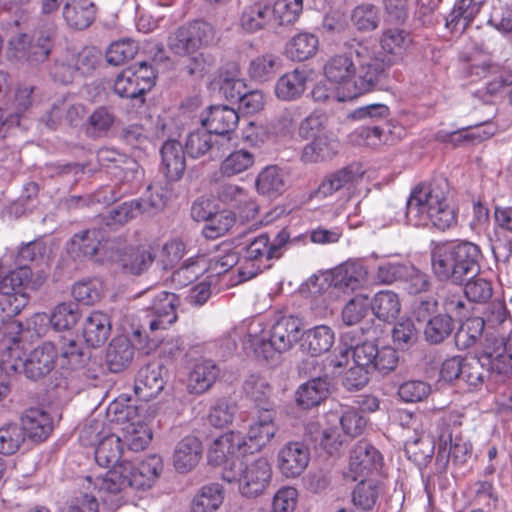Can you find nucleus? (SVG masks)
Returning a JSON list of instances; mask_svg holds the SVG:
<instances>
[{
    "mask_svg": "<svg viewBox=\"0 0 512 512\" xmlns=\"http://www.w3.org/2000/svg\"><path fill=\"white\" fill-rule=\"evenodd\" d=\"M83 445L96 446L95 461L101 467L112 468L104 474L87 476V489L91 485L108 502L105 495H117L130 487L137 490L150 488L163 470V461L153 454L137 465L127 460H120L123 445L120 435L107 430L104 420L93 418L81 429L79 436Z\"/></svg>",
    "mask_w": 512,
    "mask_h": 512,
    "instance_id": "1",
    "label": "nucleus"
},
{
    "mask_svg": "<svg viewBox=\"0 0 512 512\" xmlns=\"http://www.w3.org/2000/svg\"><path fill=\"white\" fill-rule=\"evenodd\" d=\"M251 448L242 433L229 431L213 441L208 451V461L215 466L223 465V480L235 483L242 497L256 499L268 490L273 471L269 461L263 457L246 464L241 462L243 456L252 453Z\"/></svg>",
    "mask_w": 512,
    "mask_h": 512,
    "instance_id": "2",
    "label": "nucleus"
},
{
    "mask_svg": "<svg viewBox=\"0 0 512 512\" xmlns=\"http://www.w3.org/2000/svg\"><path fill=\"white\" fill-rule=\"evenodd\" d=\"M392 66L390 60L379 57L368 42H355L345 53L328 58L323 67L324 77L331 85L338 86L341 98H357L373 91Z\"/></svg>",
    "mask_w": 512,
    "mask_h": 512,
    "instance_id": "3",
    "label": "nucleus"
},
{
    "mask_svg": "<svg viewBox=\"0 0 512 512\" xmlns=\"http://www.w3.org/2000/svg\"><path fill=\"white\" fill-rule=\"evenodd\" d=\"M449 184L446 179H434L415 186L406 202V221L415 227L431 224L445 231L457 224V214L449 199Z\"/></svg>",
    "mask_w": 512,
    "mask_h": 512,
    "instance_id": "4",
    "label": "nucleus"
},
{
    "mask_svg": "<svg viewBox=\"0 0 512 512\" xmlns=\"http://www.w3.org/2000/svg\"><path fill=\"white\" fill-rule=\"evenodd\" d=\"M302 328L299 317L284 315L270 325L257 318L244 320L235 333H247V342L254 354L268 360L290 351L300 340Z\"/></svg>",
    "mask_w": 512,
    "mask_h": 512,
    "instance_id": "5",
    "label": "nucleus"
},
{
    "mask_svg": "<svg viewBox=\"0 0 512 512\" xmlns=\"http://www.w3.org/2000/svg\"><path fill=\"white\" fill-rule=\"evenodd\" d=\"M481 250L469 241L443 242L431 250L434 275L441 281L461 284L480 271Z\"/></svg>",
    "mask_w": 512,
    "mask_h": 512,
    "instance_id": "6",
    "label": "nucleus"
},
{
    "mask_svg": "<svg viewBox=\"0 0 512 512\" xmlns=\"http://www.w3.org/2000/svg\"><path fill=\"white\" fill-rule=\"evenodd\" d=\"M3 359L10 361L11 368L15 370L23 368L28 378L39 379L49 374L57 363L62 369L76 370L84 365L86 356L77 342L69 340L61 348L60 356L52 342H44L32 350L27 357L25 355L23 360L12 359L7 355Z\"/></svg>",
    "mask_w": 512,
    "mask_h": 512,
    "instance_id": "7",
    "label": "nucleus"
},
{
    "mask_svg": "<svg viewBox=\"0 0 512 512\" xmlns=\"http://www.w3.org/2000/svg\"><path fill=\"white\" fill-rule=\"evenodd\" d=\"M52 327L51 317L44 312H37L25 322H12L7 327V333L0 342L2 357L23 360L30 345L44 337Z\"/></svg>",
    "mask_w": 512,
    "mask_h": 512,
    "instance_id": "8",
    "label": "nucleus"
},
{
    "mask_svg": "<svg viewBox=\"0 0 512 512\" xmlns=\"http://www.w3.org/2000/svg\"><path fill=\"white\" fill-rule=\"evenodd\" d=\"M156 72L146 61L137 66L128 67L119 73L114 81V91L122 98L144 102V95L154 85Z\"/></svg>",
    "mask_w": 512,
    "mask_h": 512,
    "instance_id": "9",
    "label": "nucleus"
},
{
    "mask_svg": "<svg viewBox=\"0 0 512 512\" xmlns=\"http://www.w3.org/2000/svg\"><path fill=\"white\" fill-rule=\"evenodd\" d=\"M213 26L203 20L193 21L177 28L168 38V47L175 55L185 57L213 41Z\"/></svg>",
    "mask_w": 512,
    "mask_h": 512,
    "instance_id": "10",
    "label": "nucleus"
},
{
    "mask_svg": "<svg viewBox=\"0 0 512 512\" xmlns=\"http://www.w3.org/2000/svg\"><path fill=\"white\" fill-rule=\"evenodd\" d=\"M52 46V32L39 31L32 39L27 34L20 33L10 38L8 54L16 60L37 65L47 59Z\"/></svg>",
    "mask_w": 512,
    "mask_h": 512,
    "instance_id": "11",
    "label": "nucleus"
},
{
    "mask_svg": "<svg viewBox=\"0 0 512 512\" xmlns=\"http://www.w3.org/2000/svg\"><path fill=\"white\" fill-rule=\"evenodd\" d=\"M116 240L105 239V233L99 229H87L76 233L70 240L68 251L75 257L94 258L98 262L108 261L104 252L115 248Z\"/></svg>",
    "mask_w": 512,
    "mask_h": 512,
    "instance_id": "12",
    "label": "nucleus"
},
{
    "mask_svg": "<svg viewBox=\"0 0 512 512\" xmlns=\"http://www.w3.org/2000/svg\"><path fill=\"white\" fill-rule=\"evenodd\" d=\"M108 261L118 263L124 272L140 275L147 271L155 259L151 248L145 245L124 246L115 241V248L111 252H104Z\"/></svg>",
    "mask_w": 512,
    "mask_h": 512,
    "instance_id": "13",
    "label": "nucleus"
},
{
    "mask_svg": "<svg viewBox=\"0 0 512 512\" xmlns=\"http://www.w3.org/2000/svg\"><path fill=\"white\" fill-rule=\"evenodd\" d=\"M331 286L344 294H351L368 284V268L361 259H349L331 272Z\"/></svg>",
    "mask_w": 512,
    "mask_h": 512,
    "instance_id": "14",
    "label": "nucleus"
},
{
    "mask_svg": "<svg viewBox=\"0 0 512 512\" xmlns=\"http://www.w3.org/2000/svg\"><path fill=\"white\" fill-rule=\"evenodd\" d=\"M278 426L275 423V412L273 405L255 408L251 423L247 432L248 445H251V452L266 446L276 435Z\"/></svg>",
    "mask_w": 512,
    "mask_h": 512,
    "instance_id": "15",
    "label": "nucleus"
},
{
    "mask_svg": "<svg viewBox=\"0 0 512 512\" xmlns=\"http://www.w3.org/2000/svg\"><path fill=\"white\" fill-rule=\"evenodd\" d=\"M309 461V448L302 442L290 441L279 449L276 465L283 477L294 479L305 471Z\"/></svg>",
    "mask_w": 512,
    "mask_h": 512,
    "instance_id": "16",
    "label": "nucleus"
},
{
    "mask_svg": "<svg viewBox=\"0 0 512 512\" xmlns=\"http://www.w3.org/2000/svg\"><path fill=\"white\" fill-rule=\"evenodd\" d=\"M244 257L246 266L239 269L240 282L253 278L263 269L269 267L266 264L272 259L269 250V236L266 233H261L250 238L245 247Z\"/></svg>",
    "mask_w": 512,
    "mask_h": 512,
    "instance_id": "17",
    "label": "nucleus"
},
{
    "mask_svg": "<svg viewBox=\"0 0 512 512\" xmlns=\"http://www.w3.org/2000/svg\"><path fill=\"white\" fill-rule=\"evenodd\" d=\"M382 460L380 452L374 446L366 441H359L350 453L347 475L356 481L359 477L379 471Z\"/></svg>",
    "mask_w": 512,
    "mask_h": 512,
    "instance_id": "18",
    "label": "nucleus"
},
{
    "mask_svg": "<svg viewBox=\"0 0 512 512\" xmlns=\"http://www.w3.org/2000/svg\"><path fill=\"white\" fill-rule=\"evenodd\" d=\"M151 304L147 307L149 317V329L153 332L159 329H166L177 319L175 294L167 291L151 293Z\"/></svg>",
    "mask_w": 512,
    "mask_h": 512,
    "instance_id": "19",
    "label": "nucleus"
},
{
    "mask_svg": "<svg viewBox=\"0 0 512 512\" xmlns=\"http://www.w3.org/2000/svg\"><path fill=\"white\" fill-rule=\"evenodd\" d=\"M493 355L484 345L483 351L478 357L465 358L464 365L461 368L460 380L468 386L477 387L483 383L485 373L496 372L503 374L505 366L493 360Z\"/></svg>",
    "mask_w": 512,
    "mask_h": 512,
    "instance_id": "20",
    "label": "nucleus"
},
{
    "mask_svg": "<svg viewBox=\"0 0 512 512\" xmlns=\"http://www.w3.org/2000/svg\"><path fill=\"white\" fill-rule=\"evenodd\" d=\"M166 370L157 362L149 363L142 367L137 374L134 391L137 397L143 401H150L157 397L166 384Z\"/></svg>",
    "mask_w": 512,
    "mask_h": 512,
    "instance_id": "21",
    "label": "nucleus"
},
{
    "mask_svg": "<svg viewBox=\"0 0 512 512\" xmlns=\"http://www.w3.org/2000/svg\"><path fill=\"white\" fill-rule=\"evenodd\" d=\"M97 6L92 0H66L62 7V18L71 30L82 31L95 21Z\"/></svg>",
    "mask_w": 512,
    "mask_h": 512,
    "instance_id": "22",
    "label": "nucleus"
},
{
    "mask_svg": "<svg viewBox=\"0 0 512 512\" xmlns=\"http://www.w3.org/2000/svg\"><path fill=\"white\" fill-rule=\"evenodd\" d=\"M229 137L214 135L208 128H199L187 136L185 150L192 158H199L208 152L216 154L228 143Z\"/></svg>",
    "mask_w": 512,
    "mask_h": 512,
    "instance_id": "23",
    "label": "nucleus"
},
{
    "mask_svg": "<svg viewBox=\"0 0 512 512\" xmlns=\"http://www.w3.org/2000/svg\"><path fill=\"white\" fill-rule=\"evenodd\" d=\"M201 122L204 127L208 128L214 135L226 137L230 132L234 131L239 122L237 111L226 105H215L208 108Z\"/></svg>",
    "mask_w": 512,
    "mask_h": 512,
    "instance_id": "24",
    "label": "nucleus"
},
{
    "mask_svg": "<svg viewBox=\"0 0 512 512\" xmlns=\"http://www.w3.org/2000/svg\"><path fill=\"white\" fill-rule=\"evenodd\" d=\"M203 447L195 436H186L175 445L172 463L179 473H188L194 469L202 457Z\"/></svg>",
    "mask_w": 512,
    "mask_h": 512,
    "instance_id": "25",
    "label": "nucleus"
},
{
    "mask_svg": "<svg viewBox=\"0 0 512 512\" xmlns=\"http://www.w3.org/2000/svg\"><path fill=\"white\" fill-rule=\"evenodd\" d=\"M161 171L169 182L182 178L185 167V152L180 142L176 140L166 141L160 150Z\"/></svg>",
    "mask_w": 512,
    "mask_h": 512,
    "instance_id": "26",
    "label": "nucleus"
},
{
    "mask_svg": "<svg viewBox=\"0 0 512 512\" xmlns=\"http://www.w3.org/2000/svg\"><path fill=\"white\" fill-rule=\"evenodd\" d=\"M301 348L312 357L328 352L334 344L335 333L328 325H317L301 331Z\"/></svg>",
    "mask_w": 512,
    "mask_h": 512,
    "instance_id": "27",
    "label": "nucleus"
},
{
    "mask_svg": "<svg viewBox=\"0 0 512 512\" xmlns=\"http://www.w3.org/2000/svg\"><path fill=\"white\" fill-rule=\"evenodd\" d=\"M121 443L127 447V450L139 452L148 447L153 433L151 428L139 417L128 421L121 428Z\"/></svg>",
    "mask_w": 512,
    "mask_h": 512,
    "instance_id": "28",
    "label": "nucleus"
},
{
    "mask_svg": "<svg viewBox=\"0 0 512 512\" xmlns=\"http://www.w3.org/2000/svg\"><path fill=\"white\" fill-rule=\"evenodd\" d=\"M24 436L27 435L35 441H44L48 438L53 429L52 418L42 409L30 408L22 417Z\"/></svg>",
    "mask_w": 512,
    "mask_h": 512,
    "instance_id": "29",
    "label": "nucleus"
},
{
    "mask_svg": "<svg viewBox=\"0 0 512 512\" xmlns=\"http://www.w3.org/2000/svg\"><path fill=\"white\" fill-rule=\"evenodd\" d=\"M409 33L399 28H390L382 33L380 44L383 52L375 50L379 57L390 60L392 65L399 60L411 44ZM374 49H376L374 47Z\"/></svg>",
    "mask_w": 512,
    "mask_h": 512,
    "instance_id": "30",
    "label": "nucleus"
},
{
    "mask_svg": "<svg viewBox=\"0 0 512 512\" xmlns=\"http://www.w3.org/2000/svg\"><path fill=\"white\" fill-rule=\"evenodd\" d=\"M308 73L296 68L282 75L275 84V94L283 101H293L302 96L306 89Z\"/></svg>",
    "mask_w": 512,
    "mask_h": 512,
    "instance_id": "31",
    "label": "nucleus"
},
{
    "mask_svg": "<svg viewBox=\"0 0 512 512\" xmlns=\"http://www.w3.org/2000/svg\"><path fill=\"white\" fill-rule=\"evenodd\" d=\"M338 142L331 135L312 138L302 150L301 160L306 164L320 163L332 159L338 152Z\"/></svg>",
    "mask_w": 512,
    "mask_h": 512,
    "instance_id": "32",
    "label": "nucleus"
},
{
    "mask_svg": "<svg viewBox=\"0 0 512 512\" xmlns=\"http://www.w3.org/2000/svg\"><path fill=\"white\" fill-rule=\"evenodd\" d=\"M111 322L107 314L94 311L83 323L82 335L91 347H99L106 342L110 335Z\"/></svg>",
    "mask_w": 512,
    "mask_h": 512,
    "instance_id": "33",
    "label": "nucleus"
},
{
    "mask_svg": "<svg viewBox=\"0 0 512 512\" xmlns=\"http://www.w3.org/2000/svg\"><path fill=\"white\" fill-rule=\"evenodd\" d=\"M481 3L475 0H457L445 19V26L451 32H464L480 12Z\"/></svg>",
    "mask_w": 512,
    "mask_h": 512,
    "instance_id": "34",
    "label": "nucleus"
},
{
    "mask_svg": "<svg viewBox=\"0 0 512 512\" xmlns=\"http://www.w3.org/2000/svg\"><path fill=\"white\" fill-rule=\"evenodd\" d=\"M329 389L330 382L326 376L314 377L297 389L296 401L304 409L312 408L327 398Z\"/></svg>",
    "mask_w": 512,
    "mask_h": 512,
    "instance_id": "35",
    "label": "nucleus"
},
{
    "mask_svg": "<svg viewBox=\"0 0 512 512\" xmlns=\"http://www.w3.org/2000/svg\"><path fill=\"white\" fill-rule=\"evenodd\" d=\"M270 23H273V11H270V5L265 2L247 5L239 19L241 29L247 33L257 32Z\"/></svg>",
    "mask_w": 512,
    "mask_h": 512,
    "instance_id": "36",
    "label": "nucleus"
},
{
    "mask_svg": "<svg viewBox=\"0 0 512 512\" xmlns=\"http://www.w3.org/2000/svg\"><path fill=\"white\" fill-rule=\"evenodd\" d=\"M361 174L362 172L355 169L353 166L339 169L322 180L315 191V196L325 198L341 189L350 188Z\"/></svg>",
    "mask_w": 512,
    "mask_h": 512,
    "instance_id": "37",
    "label": "nucleus"
},
{
    "mask_svg": "<svg viewBox=\"0 0 512 512\" xmlns=\"http://www.w3.org/2000/svg\"><path fill=\"white\" fill-rule=\"evenodd\" d=\"M319 49L318 37L309 32L294 35L286 44V56L292 61H305L314 57Z\"/></svg>",
    "mask_w": 512,
    "mask_h": 512,
    "instance_id": "38",
    "label": "nucleus"
},
{
    "mask_svg": "<svg viewBox=\"0 0 512 512\" xmlns=\"http://www.w3.org/2000/svg\"><path fill=\"white\" fill-rule=\"evenodd\" d=\"M134 357V346L126 337L114 338L107 349L106 362L108 369L118 373L126 369Z\"/></svg>",
    "mask_w": 512,
    "mask_h": 512,
    "instance_id": "39",
    "label": "nucleus"
},
{
    "mask_svg": "<svg viewBox=\"0 0 512 512\" xmlns=\"http://www.w3.org/2000/svg\"><path fill=\"white\" fill-rule=\"evenodd\" d=\"M208 271L205 255H197L186 259L171 275L172 283L179 288L186 287Z\"/></svg>",
    "mask_w": 512,
    "mask_h": 512,
    "instance_id": "40",
    "label": "nucleus"
},
{
    "mask_svg": "<svg viewBox=\"0 0 512 512\" xmlns=\"http://www.w3.org/2000/svg\"><path fill=\"white\" fill-rule=\"evenodd\" d=\"M329 423H339L345 435L357 437L364 431L367 421L365 417L353 407H345L340 411H332L327 414Z\"/></svg>",
    "mask_w": 512,
    "mask_h": 512,
    "instance_id": "41",
    "label": "nucleus"
},
{
    "mask_svg": "<svg viewBox=\"0 0 512 512\" xmlns=\"http://www.w3.org/2000/svg\"><path fill=\"white\" fill-rule=\"evenodd\" d=\"M219 373L218 367L211 360L197 362L189 374L188 390L191 393L201 394L208 390Z\"/></svg>",
    "mask_w": 512,
    "mask_h": 512,
    "instance_id": "42",
    "label": "nucleus"
},
{
    "mask_svg": "<svg viewBox=\"0 0 512 512\" xmlns=\"http://www.w3.org/2000/svg\"><path fill=\"white\" fill-rule=\"evenodd\" d=\"M256 155L251 151L240 148L230 152L220 163L219 172L223 177H234L252 168Z\"/></svg>",
    "mask_w": 512,
    "mask_h": 512,
    "instance_id": "43",
    "label": "nucleus"
},
{
    "mask_svg": "<svg viewBox=\"0 0 512 512\" xmlns=\"http://www.w3.org/2000/svg\"><path fill=\"white\" fill-rule=\"evenodd\" d=\"M485 346L493 360L505 366L503 374L507 373L512 368V328L495 337L491 333L485 340Z\"/></svg>",
    "mask_w": 512,
    "mask_h": 512,
    "instance_id": "44",
    "label": "nucleus"
},
{
    "mask_svg": "<svg viewBox=\"0 0 512 512\" xmlns=\"http://www.w3.org/2000/svg\"><path fill=\"white\" fill-rule=\"evenodd\" d=\"M256 188L260 194L269 197L283 193L286 188L283 169L275 165L265 167L257 176Z\"/></svg>",
    "mask_w": 512,
    "mask_h": 512,
    "instance_id": "45",
    "label": "nucleus"
},
{
    "mask_svg": "<svg viewBox=\"0 0 512 512\" xmlns=\"http://www.w3.org/2000/svg\"><path fill=\"white\" fill-rule=\"evenodd\" d=\"M370 305L373 314L384 322L394 320L401 310L400 299L398 295L391 290H381L377 292L371 300Z\"/></svg>",
    "mask_w": 512,
    "mask_h": 512,
    "instance_id": "46",
    "label": "nucleus"
},
{
    "mask_svg": "<svg viewBox=\"0 0 512 512\" xmlns=\"http://www.w3.org/2000/svg\"><path fill=\"white\" fill-rule=\"evenodd\" d=\"M224 499L222 486L212 483L203 486L194 496L191 504L192 512H214Z\"/></svg>",
    "mask_w": 512,
    "mask_h": 512,
    "instance_id": "47",
    "label": "nucleus"
},
{
    "mask_svg": "<svg viewBox=\"0 0 512 512\" xmlns=\"http://www.w3.org/2000/svg\"><path fill=\"white\" fill-rule=\"evenodd\" d=\"M485 327L486 330H494L492 332L493 337L506 332L508 329H512V320L509 317V313L506 304L503 301H493L486 312ZM491 332H487L489 337Z\"/></svg>",
    "mask_w": 512,
    "mask_h": 512,
    "instance_id": "48",
    "label": "nucleus"
},
{
    "mask_svg": "<svg viewBox=\"0 0 512 512\" xmlns=\"http://www.w3.org/2000/svg\"><path fill=\"white\" fill-rule=\"evenodd\" d=\"M170 197L171 190L168 184H154L148 186L142 197L137 200L142 212L152 215L162 210Z\"/></svg>",
    "mask_w": 512,
    "mask_h": 512,
    "instance_id": "49",
    "label": "nucleus"
},
{
    "mask_svg": "<svg viewBox=\"0 0 512 512\" xmlns=\"http://www.w3.org/2000/svg\"><path fill=\"white\" fill-rule=\"evenodd\" d=\"M352 25L360 32H370L380 24V9L370 3L357 5L350 16Z\"/></svg>",
    "mask_w": 512,
    "mask_h": 512,
    "instance_id": "50",
    "label": "nucleus"
},
{
    "mask_svg": "<svg viewBox=\"0 0 512 512\" xmlns=\"http://www.w3.org/2000/svg\"><path fill=\"white\" fill-rule=\"evenodd\" d=\"M112 174L121 182L124 194L134 193L140 187L143 179V170L138 162L131 157L118 170L112 171Z\"/></svg>",
    "mask_w": 512,
    "mask_h": 512,
    "instance_id": "51",
    "label": "nucleus"
},
{
    "mask_svg": "<svg viewBox=\"0 0 512 512\" xmlns=\"http://www.w3.org/2000/svg\"><path fill=\"white\" fill-rule=\"evenodd\" d=\"M454 329L450 315L438 314L429 318L424 327V338L430 344H439L448 338Z\"/></svg>",
    "mask_w": 512,
    "mask_h": 512,
    "instance_id": "52",
    "label": "nucleus"
},
{
    "mask_svg": "<svg viewBox=\"0 0 512 512\" xmlns=\"http://www.w3.org/2000/svg\"><path fill=\"white\" fill-rule=\"evenodd\" d=\"M104 289L101 279L89 278L76 282L72 287V295L77 302L93 305L102 298Z\"/></svg>",
    "mask_w": 512,
    "mask_h": 512,
    "instance_id": "53",
    "label": "nucleus"
},
{
    "mask_svg": "<svg viewBox=\"0 0 512 512\" xmlns=\"http://www.w3.org/2000/svg\"><path fill=\"white\" fill-rule=\"evenodd\" d=\"M381 486L373 479L361 480L352 492L353 504L363 510H370L376 504Z\"/></svg>",
    "mask_w": 512,
    "mask_h": 512,
    "instance_id": "54",
    "label": "nucleus"
},
{
    "mask_svg": "<svg viewBox=\"0 0 512 512\" xmlns=\"http://www.w3.org/2000/svg\"><path fill=\"white\" fill-rule=\"evenodd\" d=\"M52 327L56 331L69 330L73 328L80 318L79 307L74 302H63L58 304L49 314Z\"/></svg>",
    "mask_w": 512,
    "mask_h": 512,
    "instance_id": "55",
    "label": "nucleus"
},
{
    "mask_svg": "<svg viewBox=\"0 0 512 512\" xmlns=\"http://www.w3.org/2000/svg\"><path fill=\"white\" fill-rule=\"evenodd\" d=\"M270 11H273V24H293L303 11V0H276Z\"/></svg>",
    "mask_w": 512,
    "mask_h": 512,
    "instance_id": "56",
    "label": "nucleus"
},
{
    "mask_svg": "<svg viewBox=\"0 0 512 512\" xmlns=\"http://www.w3.org/2000/svg\"><path fill=\"white\" fill-rule=\"evenodd\" d=\"M485 329L483 318L472 317L467 319L455 334L457 346L463 349L473 346L480 339Z\"/></svg>",
    "mask_w": 512,
    "mask_h": 512,
    "instance_id": "57",
    "label": "nucleus"
},
{
    "mask_svg": "<svg viewBox=\"0 0 512 512\" xmlns=\"http://www.w3.org/2000/svg\"><path fill=\"white\" fill-rule=\"evenodd\" d=\"M243 389L246 396L256 404L255 408L272 405L269 402L271 387L264 377L249 376L244 382Z\"/></svg>",
    "mask_w": 512,
    "mask_h": 512,
    "instance_id": "58",
    "label": "nucleus"
},
{
    "mask_svg": "<svg viewBox=\"0 0 512 512\" xmlns=\"http://www.w3.org/2000/svg\"><path fill=\"white\" fill-rule=\"evenodd\" d=\"M351 350L353 364L359 367L373 370V363L377 360V346L372 342H363L355 347L340 351L341 358L347 361Z\"/></svg>",
    "mask_w": 512,
    "mask_h": 512,
    "instance_id": "59",
    "label": "nucleus"
},
{
    "mask_svg": "<svg viewBox=\"0 0 512 512\" xmlns=\"http://www.w3.org/2000/svg\"><path fill=\"white\" fill-rule=\"evenodd\" d=\"M280 60L273 54H265L256 57L250 62L249 75L257 81L270 79L278 70Z\"/></svg>",
    "mask_w": 512,
    "mask_h": 512,
    "instance_id": "60",
    "label": "nucleus"
},
{
    "mask_svg": "<svg viewBox=\"0 0 512 512\" xmlns=\"http://www.w3.org/2000/svg\"><path fill=\"white\" fill-rule=\"evenodd\" d=\"M218 196L222 202L234 208L254 210L255 205L252 202L248 192L238 185H223L219 190Z\"/></svg>",
    "mask_w": 512,
    "mask_h": 512,
    "instance_id": "61",
    "label": "nucleus"
},
{
    "mask_svg": "<svg viewBox=\"0 0 512 512\" xmlns=\"http://www.w3.org/2000/svg\"><path fill=\"white\" fill-rule=\"evenodd\" d=\"M235 223V217L230 211H221L210 215L202 233L206 238L216 239L228 232Z\"/></svg>",
    "mask_w": 512,
    "mask_h": 512,
    "instance_id": "62",
    "label": "nucleus"
},
{
    "mask_svg": "<svg viewBox=\"0 0 512 512\" xmlns=\"http://www.w3.org/2000/svg\"><path fill=\"white\" fill-rule=\"evenodd\" d=\"M138 45L134 40L122 39L113 42L106 51V60L109 64L118 66L134 58Z\"/></svg>",
    "mask_w": 512,
    "mask_h": 512,
    "instance_id": "63",
    "label": "nucleus"
},
{
    "mask_svg": "<svg viewBox=\"0 0 512 512\" xmlns=\"http://www.w3.org/2000/svg\"><path fill=\"white\" fill-rule=\"evenodd\" d=\"M25 439L23 429L17 424H8L0 428V453L14 454Z\"/></svg>",
    "mask_w": 512,
    "mask_h": 512,
    "instance_id": "64",
    "label": "nucleus"
}]
</instances>
